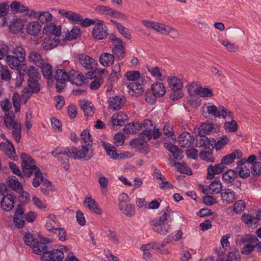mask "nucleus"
<instances>
[{"label":"nucleus","instance_id":"c85d7f7f","mask_svg":"<svg viewBox=\"0 0 261 261\" xmlns=\"http://www.w3.org/2000/svg\"><path fill=\"white\" fill-rule=\"evenodd\" d=\"M8 185L10 188L16 192H18L20 190H23L21 184L15 176L9 177Z\"/></svg>","mask_w":261,"mask_h":261},{"label":"nucleus","instance_id":"412c9836","mask_svg":"<svg viewBox=\"0 0 261 261\" xmlns=\"http://www.w3.org/2000/svg\"><path fill=\"white\" fill-rule=\"evenodd\" d=\"M84 202L87 203V207L92 212L98 215H101L102 214V210L98 206L96 201L92 199L91 196L86 197Z\"/></svg>","mask_w":261,"mask_h":261},{"label":"nucleus","instance_id":"680f3d73","mask_svg":"<svg viewBox=\"0 0 261 261\" xmlns=\"http://www.w3.org/2000/svg\"><path fill=\"white\" fill-rule=\"evenodd\" d=\"M246 207L245 202L242 200H238L233 205V212L236 214L240 213Z\"/></svg>","mask_w":261,"mask_h":261},{"label":"nucleus","instance_id":"09e8293b","mask_svg":"<svg viewBox=\"0 0 261 261\" xmlns=\"http://www.w3.org/2000/svg\"><path fill=\"white\" fill-rule=\"evenodd\" d=\"M224 128L229 133L236 132L238 129V125L235 120L232 119L231 121L224 123Z\"/></svg>","mask_w":261,"mask_h":261},{"label":"nucleus","instance_id":"a19ab883","mask_svg":"<svg viewBox=\"0 0 261 261\" xmlns=\"http://www.w3.org/2000/svg\"><path fill=\"white\" fill-rule=\"evenodd\" d=\"M227 261H241L240 255L235 247L231 248L227 256Z\"/></svg>","mask_w":261,"mask_h":261},{"label":"nucleus","instance_id":"69168bd1","mask_svg":"<svg viewBox=\"0 0 261 261\" xmlns=\"http://www.w3.org/2000/svg\"><path fill=\"white\" fill-rule=\"evenodd\" d=\"M219 42L225 46L228 50L231 52H236L238 50V47L237 46H236L234 43H231L228 41L220 40Z\"/></svg>","mask_w":261,"mask_h":261},{"label":"nucleus","instance_id":"473e14b6","mask_svg":"<svg viewBox=\"0 0 261 261\" xmlns=\"http://www.w3.org/2000/svg\"><path fill=\"white\" fill-rule=\"evenodd\" d=\"M41 66H42V72L43 76L47 80L52 79L51 66L48 63H42Z\"/></svg>","mask_w":261,"mask_h":261},{"label":"nucleus","instance_id":"de8ad7c7","mask_svg":"<svg viewBox=\"0 0 261 261\" xmlns=\"http://www.w3.org/2000/svg\"><path fill=\"white\" fill-rule=\"evenodd\" d=\"M35 177L33 180V186L37 188L38 187L40 184L43 181L44 177L43 176L42 173L40 170H38L34 173Z\"/></svg>","mask_w":261,"mask_h":261},{"label":"nucleus","instance_id":"b1692460","mask_svg":"<svg viewBox=\"0 0 261 261\" xmlns=\"http://www.w3.org/2000/svg\"><path fill=\"white\" fill-rule=\"evenodd\" d=\"M151 91L154 96H158V97H163L166 93L164 84L160 82H156L152 85Z\"/></svg>","mask_w":261,"mask_h":261},{"label":"nucleus","instance_id":"7c9ffc66","mask_svg":"<svg viewBox=\"0 0 261 261\" xmlns=\"http://www.w3.org/2000/svg\"><path fill=\"white\" fill-rule=\"evenodd\" d=\"M103 146L106 150L108 154L115 160H118V154L116 152V148L114 146L108 143L103 142Z\"/></svg>","mask_w":261,"mask_h":261},{"label":"nucleus","instance_id":"f257e3e1","mask_svg":"<svg viewBox=\"0 0 261 261\" xmlns=\"http://www.w3.org/2000/svg\"><path fill=\"white\" fill-rule=\"evenodd\" d=\"M51 242V240L48 238H42L40 242H37L33 245V252L37 255L48 254L47 256H41L42 261H62L64 257L63 251L52 248L49 245Z\"/></svg>","mask_w":261,"mask_h":261},{"label":"nucleus","instance_id":"6e6552de","mask_svg":"<svg viewBox=\"0 0 261 261\" xmlns=\"http://www.w3.org/2000/svg\"><path fill=\"white\" fill-rule=\"evenodd\" d=\"M16 196L11 194H6L4 198L0 199V204L3 210L10 211L14 208V200Z\"/></svg>","mask_w":261,"mask_h":261},{"label":"nucleus","instance_id":"774afa93","mask_svg":"<svg viewBox=\"0 0 261 261\" xmlns=\"http://www.w3.org/2000/svg\"><path fill=\"white\" fill-rule=\"evenodd\" d=\"M18 193L20 194V197L22 199H24V200H21L20 202V203L23 205H27L30 201V196L29 193L23 191V189L20 190Z\"/></svg>","mask_w":261,"mask_h":261},{"label":"nucleus","instance_id":"6e6d98bb","mask_svg":"<svg viewBox=\"0 0 261 261\" xmlns=\"http://www.w3.org/2000/svg\"><path fill=\"white\" fill-rule=\"evenodd\" d=\"M159 32L162 34H169V33H173V35L174 36L178 35V33L175 29L171 28L169 25H165L164 24H161Z\"/></svg>","mask_w":261,"mask_h":261},{"label":"nucleus","instance_id":"c756f323","mask_svg":"<svg viewBox=\"0 0 261 261\" xmlns=\"http://www.w3.org/2000/svg\"><path fill=\"white\" fill-rule=\"evenodd\" d=\"M6 61L9 67L14 69H18L20 63L24 62L15 56L11 55L7 56Z\"/></svg>","mask_w":261,"mask_h":261},{"label":"nucleus","instance_id":"bf43d9fd","mask_svg":"<svg viewBox=\"0 0 261 261\" xmlns=\"http://www.w3.org/2000/svg\"><path fill=\"white\" fill-rule=\"evenodd\" d=\"M142 23L147 28H152L154 30L159 32L161 24L151 20H143Z\"/></svg>","mask_w":261,"mask_h":261},{"label":"nucleus","instance_id":"423d86ee","mask_svg":"<svg viewBox=\"0 0 261 261\" xmlns=\"http://www.w3.org/2000/svg\"><path fill=\"white\" fill-rule=\"evenodd\" d=\"M103 23V21L100 20L92 29V36L97 39H103L108 35V28Z\"/></svg>","mask_w":261,"mask_h":261},{"label":"nucleus","instance_id":"f03ea898","mask_svg":"<svg viewBox=\"0 0 261 261\" xmlns=\"http://www.w3.org/2000/svg\"><path fill=\"white\" fill-rule=\"evenodd\" d=\"M173 211L169 206H167L162 216L152 220L153 229L161 234H166L171 229V218Z\"/></svg>","mask_w":261,"mask_h":261},{"label":"nucleus","instance_id":"3c124183","mask_svg":"<svg viewBox=\"0 0 261 261\" xmlns=\"http://www.w3.org/2000/svg\"><path fill=\"white\" fill-rule=\"evenodd\" d=\"M53 18L52 15L49 12H40L38 19L43 24L50 21Z\"/></svg>","mask_w":261,"mask_h":261},{"label":"nucleus","instance_id":"37998d69","mask_svg":"<svg viewBox=\"0 0 261 261\" xmlns=\"http://www.w3.org/2000/svg\"><path fill=\"white\" fill-rule=\"evenodd\" d=\"M175 165H177V171L181 173L187 175H192V172L191 168L185 163H175Z\"/></svg>","mask_w":261,"mask_h":261},{"label":"nucleus","instance_id":"e433bc0d","mask_svg":"<svg viewBox=\"0 0 261 261\" xmlns=\"http://www.w3.org/2000/svg\"><path fill=\"white\" fill-rule=\"evenodd\" d=\"M23 240L26 245L28 246H32L33 247V245L37 242H40V241H36V237L34 234H32L30 232L26 233L23 237Z\"/></svg>","mask_w":261,"mask_h":261},{"label":"nucleus","instance_id":"c9c22d12","mask_svg":"<svg viewBox=\"0 0 261 261\" xmlns=\"http://www.w3.org/2000/svg\"><path fill=\"white\" fill-rule=\"evenodd\" d=\"M59 43L60 40L58 39H55V37L52 40H47L45 39L42 43V46L45 50H49L57 46Z\"/></svg>","mask_w":261,"mask_h":261},{"label":"nucleus","instance_id":"4c0bfd02","mask_svg":"<svg viewBox=\"0 0 261 261\" xmlns=\"http://www.w3.org/2000/svg\"><path fill=\"white\" fill-rule=\"evenodd\" d=\"M28 86L31 90V93H38L41 89L38 80H28Z\"/></svg>","mask_w":261,"mask_h":261},{"label":"nucleus","instance_id":"0eeeda50","mask_svg":"<svg viewBox=\"0 0 261 261\" xmlns=\"http://www.w3.org/2000/svg\"><path fill=\"white\" fill-rule=\"evenodd\" d=\"M78 59L81 65L87 69L94 70L97 68L98 65L96 61L89 56L84 54H80Z\"/></svg>","mask_w":261,"mask_h":261},{"label":"nucleus","instance_id":"4d7b16f0","mask_svg":"<svg viewBox=\"0 0 261 261\" xmlns=\"http://www.w3.org/2000/svg\"><path fill=\"white\" fill-rule=\"evenodd\" d=\"M251 172L254 176H261V163L256 162L251 166Z\"/></svg>","mask_w":261,"mask_h":261},{"label":"nucleus","instance_id":"39448f33","mask_svg":"<svg viewBox=\"0 0 261 261\" xmlns=\"http://www.w3.org/2000/svg\"><path fill=\"white\" fill-rule=\"evenodd\" d=\"M195 145L199 148L204 147L205 149L213 150L216 146V140L206 136H201V137H196Z\"/></svg>","mask_w":261,"mask_h":261},{"label":"nucleus","instance_id":"2eb2a0df","mask_svg":"<svg viewBox=\"0 0 261 261\" xmlns=\"http://www.w3.org/2000/svg\"><path fill=\"white\" fill-rule=\"evenodd\" d=\"M221 199L224 203H232L237 199L236 193L229 189L222 190L221 192Z\"/></svg>","mask_w":261,"mask_h":261},{"label":"nucleus","instance_id":"2f4dec72","mask_svg":"<svg viewBox=\"0 0 261 261\" xmlns=\"http://www.w3.org/2000/svg\"><path fill=\"white\" fill-rule=\"evenodd\" d=\"M67 73L64 69H59L56 71L55 79L58 83L64 84L67 80Z\"/></svg>","mask_w":261,"mask_h":261},{"label":"nucleus","instance_id":"e2e57ef3","mask_svg":"<svg viewBox=\"0 0 261 261\" xmlns=\"http://www.w3.org/2000/svg\"><path fill=\"white\" fill-rule=\"evenodd\" d=\"M138 136L142 139H144L146 141V143L149 141L152 138V129L143 130L141 133L138 134Z\"/></svg>","mask_w":261,"mask_h":261},{"label":"nucleus","instance_id":"4468645a","mask_svg":"<svg viewBox=\"0 0 261 261\" xmlns=\"http://www.w3.org/2000/svg\"><path fill=\"white\" fill-rule=\"evenodd\" d=\"M15 115L13 111H10L9 113H7L5 114L4 122L6 127H9V126H12L14 130L18 129V126L21 125V123H18L17 121H15Z\"/></svg>","mask_w":261,"mask_h":261},{"label":"nucleus","instance_id":"72a5a7b5","mask_svg":"<svg viewBox=\"0 0 261 261\" xmlns=\"http://www.w3.org/2000/svg\"><path fill=\"white\" fill-rule=\"evenodd\" d=\"M72 147V146H70L66 148L57 147L53 150L51 154L55 158H57L58 155L60 154L66 155L68 158H71L69 154H70V153L71 152L70 149Z\"/></svg>","mask_w":261,"mask_h":261},{"label":"nucleus","instance_id":"0e129e2a","mask_svg":"<svg viewBox=\"0 0 261 261\" xmlns=\"http://www.w3.org/2000/svg\"><path fill=\"white\" fill-rule=\"evenodd\" d=\"M140 75L139 71H128L125 73V76L128 81H135L139 78Z\"/></svg>","mask_w":261,"mask_h":261},{"label":"nucleus","instance_id":"393cba45","mask_svg":"<svg viewBox=\"0 0 261 261\" xmlns=\"http://www.w3.org/2000/svg\"><path fill=\"white\" fill-rule=\"evenodd\" d=\"M238 176L237 170L229 169L223 174L222 179L225 184H228L232 183Z\"/></svg>","mask_w":261,"mask_h":261},{"label":"nucleus","instance_id":"864d4df0","mask_svg":"<svg viewBox=\"0 0 261 261\" xmlns=\"http://www.w3.org/2000/svg\"><path fill=\"white\" fill-rule=\"evenodd\" d=\"M80 32V29L77 27L74 26L73 27L70 32L66 34V39L69 41L75 39L77 37Z\"/></svg>","mask_w":261,"mask_h":261},{"label":"nucleus","instance_id":"9b49d317","mask_svg":"<svg viewBox=\"0 0 261 261\" xmlns=\"http://www.w3.org/2000/svg\"><path fill=\"white\" fill-rule=\"evenodd\" d=\"M195 138L188 132L182 133L178 138V142L181 147L186 148L190 147L193 143Z\"/></svg>","mask_w":261,"mask_h":261},{"label":"nucleus","instance_id":"aec40b11","mask_svg":"<svg viewBox=\"0 0 261 261\" xmlns=\"http://www.w3.org/2000/svg\"><path fill=\"white\" fill-rule=\"evenodd\" d=\"M21 169L22 171L23 177H30L33 174L38 170H40L36 165H31L27 163V161H23L21 163Z\"/></svg>","mask_w":261,"mask_h":261},{"label":"nucleus","instance_id":"603ef678","mask_svg":"<svg viewBox=\"0 0 261 261\" xmlns=\"http://www.w3.org/2000/svg\"><path fill=\"white\" fill-rule=\"evenodd\" d=\"M197 214L200 217L213 215L214 217L212 218V220L218 216V214L217 213L212 212L211 210L208 208H201L197 213Z\"/></svg>","mask_w":261,"mask_h":261},{"label":"nucleus","instance_id":"dca6fc26","mask_svg":"<svg viewBox=\"0 0 261 261\" xmlns=\"http://www.w3.org/2000/svg\"><path fill=\"white\" fill-rule=\"evenodd\" d=\"M123 97L121 96H115L112 97L108 100L109 104V108L113 111L120 110L123 104Z\"/></svg>","mask_w":261,"mask_h":261},{"label":"nucleus","instance_id":"f8f14e48","mask_svg":"<svg viewBox=\"0 0 261 261\" xmlns=\"http://www.w3.org/2000/svg\"><path fill=\"white\" fill-rule=\"evenodd\" d=\"M225 167L223 164H218L213 166L210 165L207 167V174L206 178L207 179H212L214 178L215 174H219L224 172Z\"/></svg>","mask_w":261,"mask_h":261},{"label":"nucleus","instance_id":"79ce46f5","mask_svg":"<svg viewBox=\"0 0 261 261\" xmlns=\"http://www.w3.org/2000/svg\"><path fill=\"white\" fill-rule=\"evenodd\" d=\"M205 108L208 115H211L215 117H221V112H220V106L219 108H217L215 105H211L206 107Z\"/></svg>","mask_w":261,"mask_h":261},{"label":"nucleus","instance_id":"cd10ccee","mask_svg":"<svg viewBox=\"0 0 261 261\" xmlns=\"http://www.w3.org/2000/svg\"><path fill=\"white\" fill-rule=\"evenodd\" d=\"M28 59L30 62H33L38 67H41L43 62L41 55L38 52L35 50H32L30 52L28 56Z\"/></svg>","mask_w":261,"mask_h":261},{"label":"nucleus","instance_id":"49530a36","mask_svg":"<svg viewBox=\"0 0 261 261\" xmlns=\"http://www.w3.org/2000/svg\"><path fill=\"white\" fill-rule=\"evenodd\" d=\"M236 170H237V172L239 176L243 179L247 178L250 176V171L249 167L246 166L237 167L236 168Z\"/></svg>","mask_w":261,"mask_h":261},{"label":"nucleus","instance_id":"5fc2aeb1","mask_svg":"<svg viewBox=\"0 0 261 261\" xmlns=\"http://www.w3.org/2000/svg\"><path fill=\"white\" fill-rule=\"evenodd\" d=\"M237 156L235 152H232L222 158L221 162V164L229 165L232 163L236 159Z\"/></svg>","mask_w":261,"mask_h":261},{"label":"nucleus","instance_id":"a211bd4d","mask_svg":"<svg viewBox=\"0 0 261 261\" xmlns=\"http://www.w3.org/2000/svg\"><path fill=\"white\" fill-rule=\"evenodd\" d=\"M79 102L80 108L86 117H88L94 113V107L91 102L86 100H80Z\"/></svg>","mask_w":261,"mask_h":261},{"label":"nucleus","instance_id":"338daca9","mask_svg":"<svg viewBox=\"0 0 261 261\" xmlns=\"http://www.w3.org/2000/svg\"><path fill=\"white\" fill-rule=\"evenodd\" d=\"M172 130V127H170L169 125L166 124L163 129V133L165 136H168V137H171L173 142L174 143L176 141V136Z\"/></svg>","mask_w":261,"mask_h":261},{"label":"nucleus","instance_id":"052dcab7","mask_svg":"<svg viewBox=\"0 0 261 261\" xmlns=\"http://www.w3.org/2000/svg\"><path fill=\"white\" fill-rule=\"evenodd\" d=\"M94 80L90 85V88L92 90L98 89L103 83V80L102 77H96L94 76Z\"/></svg>","mask_w":261,"mask_h":261},{"label":"nucleus","instance_id":"9d476101","mask_svg":"<svg viewBox=\"0 0 261 261\" xmlns=\"http://www.w3.org/2000/svg\"><path fill=\"white\" fill-rule=\"evenodd\" d=\"M164 147L174 156V159L177 160H181L184 158L183 150H181L175 145H173L171 142H165Z\"/></svg>","mask_w":261,"mask_h":261},{"label":"nucleus","instance_id":"c03bdc74","mask_svg":"<svg viewBox=\"0 0 261 261\" xmlns=\"http://www.w3.org/2000/svg\"><path fill=\"white\" fill-rule=\"evenodd\" d=\"M213 150H209L208 151H202L200 152L199 155L201 159L207 162L213 163L215 158L213 156Z\"/></svg>","mask_w":261,"mask_h":261},{"label":"nucleus","instance_id":"f704fd0d","mask_svg":"<svg viewBox=\"0 0 261 261\" xmlns=\"http://www.w3.org/2000/svg\"><path fill=\"white\" fill-rule=\"evenodd\" d=\"M27 74L29 76V79L28 80H35L40 79L38 69L34 66L29 67L27 70Z\"/></svg>","mask_w":261,"mask_h":261},{"label":"nucleus","instance_id":"58836bf2","mask_svg":"<svg viewBox=\"0 0 261 261\" xmlns=\"http://www.w3.org/2000/svg\"><path fill=\"white\" fill-rule=\"evenodd\" d=\"M218 177L215 178V180L212 182L209 186V189L212 191L211 194L219 193L222 190V183L219 180H217Z\"/></svg>","mask_w":261,"mask_h":261},{"label":"nucleus","instance_id":"ea45409f","mask_svg":"<svg viewBox=\"0 0 261 261\" xmlns=\"http://www.w3.org/2000/svg\"><path fill=\"white\" fill-rule=\"evenodd\" d=\"M97 13L101 15L111 16L113 9L111 8L103 5L97 6L94 9Z\"/></svg>","mask_w":261,"mask_h":261},{"label":"nucleus","instance_id":"20e7f679","mask_svg":"<svg viewBox=\"0 0 261 261\" xmlns=\"http://www.w3.org/2000/svg\"><path fill=\"white\" fill-rule=\"evenodd\" d=\"M129 145L135 149L136 151L143 154H147L150 151L149 144L146 143L144 139H142L139 136L137 138L130 140Z\"/></svg>","mask_w":261,"mask_h":261},{"label":"nucleus","instance_id":"7ed1b4c3","mask_svg":"<svg viewBox=\"0 0 261 261\" xmlns=\"http://www.w3.org/2000/svg\"><path fill=\"white\" fill-rule=\"evenodd\" d=\"M92 144L91 141H89L88 144L82 145L80 149L77 147H72L70 149L71 152L69 154L71 158L85 161L89 160L93 155Z\"/></svg>","mask_w":261,"mask_h":261},{"label":"nucleus","instance_id":"a878e982","mask_svg":"<svg viewBox=\"0 0 261 261\" xmlns=\"http://www.w3.org/2000/svg\"><path fill=\"white\" fill-rule=\"evenodd\" d=\"M115 57L113 54L103 53L99 57L100 63L105 67H108L114 62Z\"/></svg>","mask_w":261,"mask_h":261},{"label":"nucleus","instance_id":"8fccbe9b","mask_svg":"<svg viewBox=\"0 0 261 261\" xmlns=\"http://www.w3.org/2000/svg\"><path fill=\"white\" fill-rule=\"evenodd\" d=\"M195 94L203 97H212L213 96L212 90L207 88L199 87L198 89L196 90Z\"/></svg>","mask_w":261,"mask_h":261},{"label":"nucleus","instance_id":"4be33fe9","mask_svg":"<svg viewBox=\"0 0 261 261\" xmlns=\"http://www.w3.org/2000/svg\"><path fill=\"white\" fill-rule=\"evenodd\" d=\"M129 89V93L133 96H139L142 95L144 90L142 84L136 83H130L127 86Z\"/></svg>","mask_w":261,"mask_h":261},{"label":"nucleus","instance_id":"1a4fd4ad","mask_svg":"<svg viewBox=\"0 0 261 261\" xmlns=\"http://www.w3.org/2000/svg\"><path fill=\"white\" fill-rule=\"evenodd\" d=\"M119 207L121 212L127 217H132L135 214V208L128 200H121L119 203Z\"/></svg>","mask_w":261,"mask_h":261},{"label":"nucleus","instance_id":"6ab92c4d","mask_svg":"<svg viewBox=\"0 0 261 261\" xmlns=\"http://www.w3.org/2000/svg\"><path fill=\"white\" fill-rule=\"evenodd\" d=\"M27 33L32 36L37 35L41 30V25L38 21L30 22L26 25Z\"/></svg>","mask_w":261,"mask_h":261},{"label":"nucleus","instance_id":"bb28decb","mask_svg":"<svg viewBox=\"0 0 261 261\" xmlns=\"http://www.w3.org/2000/svg\"><path fill=\"white\" fill-rule=\"evenodd\" d=\"M112 52L116 56L117 60H121L125 57V51L123 43L116 44L112 48Z\"/></svg>","mask_w":261,"mask_h":261},{"label":"nucleus","instance_id":"f3484780","mask_svg":"<svg viewBox=\"0 0 261 261\" xmlns=\"http://www.w3.org/2000/svg\"><path fill=\"white\" fill-rule=\"evenodd\" d=\"M24 26L23 20L21 18H14L9 26V31L13 34H18L22 30Z\"/></svg>","mask_w":261,"mask_h":261},{"label":"nucleus","instance_id":"ddd939ff","mask_svg":"<svg viewBox=\"0 0 261 261\" xmlns=\"http://www.w3.org/2000/svg\"><path fill=\"white\" fill-rule=\"evenodd\" d=\"M214 124L207 122L202 123L197 129H195V133L197 134L196 137H201V136H206L213 130Z\"/></svg>","mask_w":261,"mask_h":261},{"label":"nucleus","instance_id":"a18cd8bd","mask_svg":"<svg viewBox=\"0 0 261 261\" xmlns=\"http://www.w3.org/2000/svg\"><path fill=\"white\" fill-rule=\"evenodd\" d=\"M12 53L15 55L16 57H18L19 60L24 62L26 54L25 49L22 47L17 46L13 49Z\"/></svg>","mask_w":261,"mask_h":261},{"label":"nucleus","instance_id":"13d9d810","mask_svg":"<svg viewBox=\"0 0 261 261\" xmlns=\"http://www.w3.org/2000/svg\"><path fill=\"white\" fill-rule=\"evenodd\" d=\"M229 142V139L226 135H223L221 137L220 139L217 142L216 141V146L215 148L216 150H219L227 144Z\"/></svg>","mask_w":261,"mask_h":261},{"label":"nucleus","instance_id":"5701e85b","mask_svg":"<svg viewBox=\"0 0 261 261\" xmlns=\"http://www.w3.org/2000/svg\"><path fill=\"white\" fill-rule=\"evenodd\" d=\"M170 88L174 91H178L182 88L181 80L175 76H169L167 78Z\"/></svg>","mask_w":261,"mask_h":261}]
</instances>
